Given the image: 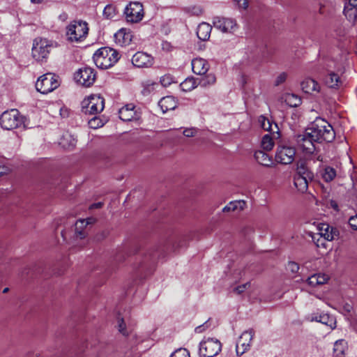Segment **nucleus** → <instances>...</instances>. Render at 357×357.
Instances as JSON below:
<instances>
[{
	"label": "nucleus",
	"instance_id": "nucleus-1",
	"mask_svg": "<svg viewBox=\"0 0 357 357\" xmlns=\"http://www.w3.org/2000/svg\"><path fill=\"white\" fill-rule=\"evenodd\" d=\"M185 245V241L175 236L162 238L151 246L139 248L135 251L133 268L136 274L145 278L151 274L159 261L165 260L172 254H176Z\"/></svg>",
	"mask_w": 357,
	"mask_h": 357
},
{
	"label": "nucleus",
	"instance_id": "nucleus-2",
	"mask_svg": "<svg viewBox=\"0 0 357 357\" xmlns=\"http://www.w3.org/2000/svg\"><path fill=\"white\" fill-rule=\"evenodd\" d=\"M306 129L312 137L311 139L316 141L317 144L323 142H331L335 137L333 126L321 118H317Z\"/></svg>",
	"mask_w": 357,
	"mask_h": 357
},
{
	"label": "nucleus",
	"instance_id": "nucleus-3",
	"mask_svg": "<svg viewBox=\"0 0 357 357\" xmlns=\"http://www.w3.org/2000/svg\"><path fill=\"white\" fill-rule=\"evenodd\" d=\"M57 47L58 43L54 40L45 38H36L33 42L32 56L37 61H46L52 50Z\"/></svg>",
	"mask_w": 357,
	"mask_h": 357
},
{
	"label": "nucleus",
	"instance_id": "nucleus-4",
	"mask_svg": "<svg viewBox=\"0 0 357 357\" xmlns=\"http://www.w3.org/2000/svg\"><path fill=\"white\" fill-rule=\"evenodd\" d=\"M119 58V52L108 47L100 48L93 56L96 66L101 69H107L113 66Z\"/></svg>",
	"mask_w": 357,
	"mask_h": 357
},
{
	"label": "nucleus",
	"instance_id": "nucleus-5",
	"mask_svg": "<svg viewBox=\"0 0 357 357\" xmlns=\"http://www.w3.org/2000/svg\"><path fill=\"white\" fill-rule=\"evenodd\" d=\"M68 40L70 42H80L88 34L89 28L87 23L83 21H74L66 28Z\"/></svg>",
	"mask_w": 357,
	"mask_h": 357
},
{
	"label": "nucleus",
	"instance_id": "nucleus-6",
	"mask_svg": "<svg viewBox=\"0 0 357 357\" xmlns=\"http://www.w3.org/2000/svg\"><path fill=\"white\" fill-rule=\"evenodd\" d=\"M24 116L17 109H13L4 112L0 117V124L5 130H13L24 123Z\"/></svg>",
	"mask_w": 357,
	"mask_h": 357
},
{
	"label": "nucleus",
	"instance_id": "nucleus-7",
	"mask_svg": "<svg viewBox=\"0 0 357 357\" xmlns=\"http://www.w3.org/2000/svg\"><path fill=\"white\" fill-rule=\"evenodd\" d=\"M105 107V100L100 95L89 96L82 102V112L84 114H97Z\"/></svg>",
	"mask_w": 357,
	"mask_h": 357
},
{
	"label": "nucleus",
	"instance_id": "nucleus-8",
	"mask_svg": "<svg viewBox=\"0 0 357 357\" xmlns=\"http://www.w3.org/2000/svg\"><path fill=\"white\" fill-rule=\"evenodd\" d=\"M220 342L214 338H207L199 344V353L202 357H214L221 351Z\"/></svg>",
	"mask_w": 357,
	"mask_h": 357
},
{
	"label": "nucleus",
	"instance_id": "nucleus-9",
	"mask_svg": "<svg viewBox=\"0 0 357 357\" xmlns=\"http://www.w3.org/2000/svg\"><path fill=\"white\" fill-rule=\"evenodd\" d=\"M59 85L56 76L52 73H46L38 78L36 88L38 91L45 94L56 89Z\"/></svg>",
	"mask_w": 357,
	"mask_h": 357
},
{
	"label": "nucleus",
	"instance_id": "nucleus-10",
	"mask_svg": "<svg viewBox=\"0 0 357 357\" xmlns=\"http://www.w3.org/2000/svg\"><path fill=\"white\" fill-rule=\"evenodd\" d=\"M124 14L128 22H139L144 17L143 6L137 1L131 2L125 8Z\"/></svg>",
	"mask_w": 357,
	"mask_h": 357
},
{
	"label": "nucleus",
	"instance_id": "nucleus-11",
	"mask_svg": "<svg viewBox=\"0 0 357 357\" xmlns=\"http://www.w3.org/2000/svg\"><path fill=\"white\" fill-rule=\"evenodd\" d=\"M296 155V150L293 146L281 144L277 147L275 160L283 165L291 164Z\"/></svg>",
	"mask_w": 357,
	"mask_h": 357
},
{
	"label": "nucleus",
	"instance_id": "nucleus-12",
	"mask_svg": "<svg viewBox=\"0 0 357 357\" xmlns=\"http://www.w3.org/2000/svg\"><path fill=\"white\" fill-rule=\"evenodd\" d=\"M94 70L89 67H84L79 69L75 74V81L86 87L91 86L96 80Z\"/></svg>",
	"mask_w": 357,
	"mask_h": 357
},
{
	"label": "nucleus",
	"instance_id": "nucleus-13",
	"mask_svg": "<svg viewBox=\"0 0 357 357\" xmlns=\"http://www.w3.org/2000/svg\"><path fill=\"white\" fill-rule=\"evenodd\" d=\"M311 138V135L307 133V129H305L303 134L298 135L296 137V142L298 146L307 154H313L314 152L318 151V148L316 146L317 142Z\"/></svg>",
	"mask_w": 357,
	"mask_h": 357
},
{
	"label": "nucleus",
	"instance_id": "nucleus-14",
	"mask_svg": "<svg viewBox=\"0 0 357 357\" xmlns=\"http://www.w3.org/2000/svg\"><path fill=\"white\" fill-rule=\"evenodd\" d=\"M255 331L251 328L244 331L241 334L236 345V351L237 356H241L250 349V343L255 335Z\"/></svg>",
	"mask_w": 357,
	"mask_h": 357
},
{
	"label": "nucleus",
	"instance_id": "nucleus-15",
	"mask_svg": "<svg viewBox=\"0 0 357 357\" xmlns=\"http://www.w3.org/2000/svg\"><path fill=\"white\" fill-rule=\"evenodd\" d=\"M213 26L223 33H233L237 29V24L234 19L215 17L213 20Z\"/></svg>",
	"mask_w": 357,
	"mask_h": 357
},
{
	"label": "nucleus",
	"instance_id": "nucleus-16",
	"mask_svg": "<svg viewBox=\"0 0 357 357\" xmlns=\"http://www.w3.org/2000/svg\"><path fill=\"white\" fill-rule=\"evenodd\" d=\"M132 63L137 68H150L153 64V58L143 52H137L132 58Z\"/></svg>",
	"mask_w": 357,
	"mask_h": 357
},
{
	"label": "nucleus",
	"instance_id": "nucleus-17",
	"mask_svg": "<svg viewBox=\"0 0 357 357\" xmlns=\"http://www.w3.org/2000/svg\"><path fill=\"white\" fill-rule=\"evenodd\" d=\"M317 229L319 234L328 241L334 240L339 236L338 229L327 223H319Z\"/></svg>",
	"mask_w": 357,
	"mask_h": 357
},
{
	"label": "nucleus",
	"instance_id": "nucleus-18",
	"mask_svg": "<svg viewBox=\"0 0 357 357\" xmlns=\"http://www.w3.org/2000/svg\"><path fill=\"white\" fill-rule=\"evenodd\" d=\"M295 175L310 181H312L314 178V173L311 171L306 162L304 160L298 162Z\"/></svg>",
	"mask_w": 357,
	"mask_h": 357
},
{
	"label": "nucleus",
	"instance_id": "nucleus-19",
	"mask_svg": "<svg viewBox=\"0 0 357 357\" xmlns=\"http://www.w3.org/2000/svg\"><path fill=\"white\" fill-rule=\"evenodd\" d=\"M192 68L194 73L203 75L208 70L209 65L205 59L196 58L192 61Z\"/></svg>",
	"mask_w": 357,
	"mask_h": 357
},
{
	"label": "nucleus",
	"instance_id": "nucleus-20",
	"mask_svg": "<svg viewBox=\"0 0 357 357\" xmlns=\"http://www.w3.org/2000/svg\"><path fill=\"white\" fill-rule=\"evenodd\" d=\"M135 106L132 104L126 105L119 109V118L123 121H130L137 119Z\"/></svg>",
	"mask_w": 357,
	"mask_h": 357
},
{
	"label": "nucleus",
	"instance_id": "nucleus-21",
	"mask_svg": "<svg viewBox=\"0 0 357 357\" xmlns=\"http://www.w3.org/2000/svg\"><path fill=\"white\" fill-rule=\"evenodd\" d=\"M344 13L350 21L355 22L357 20V0H349L344 8Z\"/></svg>",
	"mask_w": 357,
	"mask_h": 357
},
{
	"label": "nucleus",
	"instance_id": "nucleus-22",
	"mask_svg": "<svg viewBox=\"0 0 357 357\" xmlns=\"http://www.w3.org/2000/svg\"><path fill=\"white\" fill-rule=\"evenodd\" d=\"M158 105L163 113L169 110H173L176 107V101L173 96H166L161 98L158 102Z\"/></svg>",
	"mask_w": 357,
	"mask_h": 357
},
{
	"label": "nucleus",
	"instance_id": "nucleus-23",
	"mask_svg": "<svg viewBox=\"0 0 357 357\" xmlns=\"http://www.w3.org/2000/svg\"><path fill=\"white\" fill-rule=\"evenodd\" d=\"M302 90L306 93H312V92L319 91V84L313 79L307 78L304 79L301 84Z\"/></svg>",
	"mask_w": 357,
	"mask_h": 357
},
{
	"label": "nucleus",
	"instance_id": "nucleus-24",
	"mask_svg": "<svg viewBox=\"0 0 357 357\" xmlns=\"http://www.w3.org/2000/svg\"><path fill=\"white\" fill-rule=\"evenodd\" d=\"M329 280V277L324 273L314 274L307 279V282L312 287L324 284Z\"/></svg>",
	"mask_w": 357,
	"mask_h": 357
},
{
	"label": "nucleus",
	"instance_id": "nucleus-25",
	"mask_svg": "<svg viewBox=\"0 0 357 357\" xmlns=\"http://www.w3.org/2000/svg\"><path fill=\"white\" fill-rule=\"evenodd\" d=\"M212 27L211 26L206 22L201 23L197 30V37L203 41L207 40L210 37V33L211 31Z\"/></svg>",
	"mask_w": 357,
	"mask_h": 357
},
{
	"label": "nucleus",
	"instance_id": "nucleus-26",
	"mask_svg": "<svg viewBox=\"0 0 357 357\" xmlns=\"http://www.w3.org/2000/svg\"><path fill=\"white\" fill-rule=\"evenodd\" d=\"M76 143L77 139L68 132L63 134L59 141V144L65 149H72Z\"/></svg>",
	"mask_w": 357,
	"mask_h": 357
},
{
	"label": "nucleus",
	"instance_id": "nucleus-27",
	"mask_svg": "<svg viewBox=\"0 0 357 357\" xmlns=\"http://www.w3.org/2000/svg\"><path fill=\"white\" fill-rule=\"evenodd\" d=\"M255 158L257 162L263 166L270 167L272 164V158L264 151L258 150L255 153Z\"/></svg>",
	"mask_w": 357,
	"mask_h": 357
},
{
	"label": "nucleus",
	"instance_id": "nucleus-28",
	"mask_svg": "<svg viewBox=\"0 0 357 357\" xmlns=\"http://www.w3.org/2000/svg\"><path fill=\"white\" fill-rule=\"evenodd\" d=\"M327 71L328 72V74L325 77V84L330 88L338 87L341 83L338 75L330 71L328 69H327Z\"/></svg>",
	"mask_w": 357,
	"mask_h": 357
},
{
	"label": "nucleus",
	"instance_id": "nucleus-29",
	"mask_svg": "<svg viewBox=\"0 0 357 357\" xmlns=\"http://www.w3.org/2000/svg\"><path fill=\"white\" fill-rule=\"evenodd\" d=\"M245 206V202L242 200L231 202L222 208V212L230 213L236 211H241L243 210Z\"/></svg>",
	"mask_w": 357,
	"mask_h": 357
},
{
	"label": "nucleus",
	"instance_id": "nucleus-30",
	"mask_svg": "<svg viewBox=\"0 0 357 357\" xmlns=\"http://www.w3.org/2000/svg\"><path fill=\"white\" fill-rule=\"evenodd\" d=\"M312 181L305 179L304 178H301L296 175L294 176V183L295 187L297 188L298 191L301 193H305L308 190V185Z\"/></svg>",
	"mask_w": 357,
	"mask_h": 357
},
{
	"label": "nucleus",
	"instance_id": "nucleus-31",
	"mask_svg": "<svg viewBox=\"0 0 357 357\" xmlns=\"http://www.w3.org/2000/svg\"><path fill=\"white\" fill-rule=\"evenodd\" d=\"M319 321L320 323L328 326L331 329L336 327V321L333 316L328 314H320L319 316Z\"/></svg>",
	"mask_w": 357,
	"mask_h": 357
},
{
	"label": "nucleus",
	"instance_id": "nucleus-32",
	"mask_svg": "<svg viewBox=\"0 0 357 357\" xmlns=\"http://www.w3.org/2000/svg\"><path fill=\"white\" fill-rule=\"evenodd\" d=\"M336 176V170L331 167H325L321 172V177L326 182H331Z\"/></svg>",
	"mask_w": 357,
	"mask_h": 357
},
{
	"label": "nucleus",
	"instance_id": "nucleus-33",
	"mask_svg": "<svg viewBox=\"0 0 357 357\" xmlns=\"http://www.w3.org/2000/svg\"><path fill=\"white\" fill-rule=\"evenodd\" d=\"M197 83L194 77L186 78L183 82L181 83L180 87L183 91H190L196 88Z\"/></svg>",
	"mask_w": 357,
	"mask_h": 357
},
{
	"label": "nucleus",
	"instance_id": "nucleus-34",
	"mask_svg": "<svg viewBox=\"0 0 357 357\" xmlns=\"http://www.w3.org/2000/svg\"><path fill=\"white\" fill-rule=\"evenodd\" d=\"M216 82V78L213 74H208L199 79V84L202 87H207L214 84Z\"/></svg>",
	"mask_w": 357,
	"mask_h": 357
},
{
	"label": "nucleus",
	"instance_id": "nucleus-35",
	"mask_svg": "<svg viewBox=\"0 0 357 357\" xmlns=\"http://www.w3.org/2000/svg\"><path fill=\"white\" fill-rule=\"evenodd\" d=\"M345 342L343 340H337L333 347V354L335 357H342L345 351Z\"/></svg>",
	"mask_w": 357,
	"mask_h": 357
},
{
	"label": "nucleus",
	"instance_id": "nucleus-36",
	"mask_svg": "<svg viewBox=\"0 0 357 357\" xmlns=\"http://www.w3.org/2000/svg\"><path fill=\"white\" fill-rule=\"evenodd\" d=\"M85 220H79L75 223V234L76 236L80 239L85 237V232L82 231V229L86 227Z\"/></svg>",
	"mask_w": 357,
	"mask_h": 357
},
{
	"label": "nucleus",
	"instance_id": "nucleus-37",
	"mask_svg": "<svg viewBox=\"0 0 357 357\" xmlns=\"http://www.w3.org/2000/svg\"><path fill=\"white\" fill-rule=\"evenodd\" d=\"M274 145L273 140L269 135H265L261 140V147L264 151H271Z\"/></svg>",
	"mask_w": 357,
	"mask_h": 357
},
{
	"label": "nucleus",
	"instance_id": "nucleus-38",
	"mask_svg": "<svg viewBox=\"0 0 357 357\" xmlns=\"http://www.w3.org/2000/svg\"><path fill=\"white\" fill-rule=\"evenodd\" d=\"M286 101L291 107H298L301 104V99L294 94H288L286 97Z\"/></svg>",
	"mask_w": 357,
	"mask_h": 357
},
{
	"label": "nucleus",
	"instance_id": "nucleus-39",
	"mask_svg": "<svg viewBox=\"0 0 357 357\" xmlns=\"http://www.w3.org/2000/svg\"><path fill=\"white\" fill-rule=\"evenodd\" d=\"M88 123L91 128L96 129L103 126L105 121L98 116H94L91 119L89 120Z\"/></svg>",
	"mask_w": 357,
	"mask_h": 357
},
{
	"label": "nucleus",
	"instance_id": "nucleus-40",
	"mask_svg": "<svg viewBox=\"0 0 357 357\" xmlns=\"http://www.w3.org/2000/svg\"><path fill=\"white\" fill-rule=\"evenodd\" d=\"M103 15L108 19L114 17L116 15L115 8L111 5L106 6L103 10Z\"/></svg>",
	"mask_w": 357,
	"mask_h": 357
},
{
	"label": "nucleus",
	"instance_id": "nucleus-41",
	"mask_svg": "<svg viewBox=\"0 0 357 357\" xmlns=\"http://www.w3.org/2000/svg\"><path fill=\"white\" fill-rule=\"evenodd\" d=\"M259 121L261 123V128L265 130H268V131H271L273 130L272 129V124H271V122L269 119L265 118L264 116H261L260 117V119H259Z\"/></svg>",
	"mask_w": 357,
	"mask_h": 357
},
{
	"label": "nucleus",
	"instance_id": "nucleus-42",
	"mask_svg": "<svg viewBox=\"0 0 357 357\" xmlns=\"http://www.w3.org/2000/svg\"><path fill=\"white\" fill-rule=\"evenodd\" d=\"M170 357H190V352L183 348L176 349L174 353L172 354Z\"/></svg>",
	"mask_w": 357,
	"mask_h": 357
},
{
	"label": "nucleus",
	"instance_id": "nucleus-43",
	"mask_svg": "<svg viewBox=\"0 0 357 357\" xmlns=\"http://www.w3.org/2000/svg\"><path fill=\"white\" fill-rule=\"evenodd\" d=\"M250 287V282H246L242 285H239L234 289V291L236 292L237 294H241L247 289H248Z\"/></svg>",
	"mask_w": 357,
	"mask_h": 357
},
{
	"label": "nucleus",
	"instance_id": "nucleus-44",
	"mask_svg": "<svg viewBox=\"0 0 357 357\" xmlns=\"http://www.w3.org/2000/svg\"><path fill=\"white\" fill-rule=\"evenodd\" d=\"M287 268L288 271L293 273H297L299 270V266L297 263L294 261H289L287 264Z\"/></svg>",
	"mask_w": 357,
	"mask_h": 357
},
{
	"label": "nucleus",
	"instance_id": "nucleus-45",
	"mask_svg": "<svg viewBox=\"0 0 357 357\" xmlns=\"http://www.w3.org/2000/svg\"><path fill=\"white\" fill-rule=\"evenodd\" d=\"M155 86H158V84L155 83V82L146 84V86L143 89V91H142L143 94L148 95L149 93H150L151 92V91H153L155 89Z\"/></svg>",
	"mask_w": 357,
	"mask_h": 357
},
{
	"label": "nucleus",
	"instance_id": "nucleus-46",
	"mask_svg": "<svg viewBox=\"0 0 357 357\" xmlns=\"http://www.w3.org/2000/svg\"><path fill=\"white\" fill-rule=\"evenodd\" d=\"M287 79V74L285 73H280L276 78L275 82V86H279L280 84H282L285 82Z\"/></svg>",
	"mask_w": 357,
	"mask_h": 357
},
{
	"label": "nucleus",
	"instance_id": "nucleus-47",
	"mask_svg": "<svg viewBox=\"0 0 357 357\" xmlns=\"http://www.w3.org/2000/svg\"><path fill=\"white\" fill-rule=\"evenodd\" d=\"M197 132V130L195 128H186L183 130V135L187 137H193Z\"/></svg>",
	"mask_w": 357,
	"mask_h": 357
},
{
	"label": "nucleus",
	"instance_id": "nucleus-48",
	"mask_svg": "<svg viewBox=\"0 0 357 357\" xmlns=\"http://www.w3.org/2000/svg\"><path fill=\"white\" fill-rule=\"evenodd\" d=\"M119 331L120 333H121L123 335H127L128 333L126 330V324L123 319L119 320Z\"/></svg>",
	"mask_w": 357,
	"mask_h": 357
},
{
	"label": "nucleus",
	"instance_id": "nucleus-49",
	"mask_svg": "<svg viewBox=\"0 0 357 357\" xmlns=\"http://www.w3.org/2000/svg\"><path fill=\"white\" fill-rule=\"evenodd\" d=\"M349 224L353 229L357 230V214L349 218Z\"/></svg>",
	"mask_w": 357,
	"mask_h": 357
},
{
	"label": "nucleus",
	"instance_id": "nucleus-50",
	"mask_svg": "<svg viewBox=\"0 0 357 357\" xmlns=\"http://www.w3.org/2000/svg\"><path fill=\"white\" fill-rule=\"evenodd\" d=\"M161 84L164 86H168L172 83V78L169 76H163L160 80Z\"/></svg>",
	"mask_w": 357,
	"mask_h": 357
},
{
	"label": "nucleus",
	"instance_id": "nucleus-51",
	"mask_svg": "<svg viewBox=\"0 0 357 357\" xmlns=\"http://www.w3.org/2000/svg\"><path fill=\"white\" fill-rule=\"evenodd\" d=\"M208 326H208V321H206L203 325L196 327L195 331L196 333H202L203 331H204L206 330V328H208Z\"/></svg>",
	"mask_w": 357,
	"mask_h": 357
},
{
	"label": "nucleus",
	"instance_id": "nucleus-52",
	"mask_svg": "<svg viewBox=\"0 0 357 357\" xmlns=\"http://www.w3.org/2000/svg\"><path fill=\"white\" fill-rule=\"evenodd\" d=\"M238 5L239 8H242L245 9L248 7V1L247 0H234Z\"/></svg>",
	"mask_w": 357,
	"mask_h": 357
},
{
	"label": "nucleus",
	"instance_id": "nucleus-53",
	"mask_svg": "<svg viewBox=\"0 0 357 357\" xmlns=\"http://www.w3.org/2000/svg\"><path fill=\"white\" fill-rule=\"evenodd\" d=\"M116 38L123 37V43H126L127 40H130V35L129 33H128V34L123 33L122 31L119 32L116 35Z\"/></svg>",
	"mask_w": 357,
	"mask_h": 357
},
{
	"label": "nucleus",
	"instance_id": "nucleus-54",
	"mask_svg": "<svg viewBox=\"0 0 357 357\" xmlns=\"http://www.w3.org/2000/svg\"><path fill=\"white\" fill-rule=\"evenodd\" d=\"M320 314H318V313H312L310 315L307 316V320L310 321H317V322H319V316Z\"/></svg>",
	"mask_w": 357,
	"mask_h": 357
},
{
	"label": "nucleus",
	"instance_id": "nucleus-55",
	"mask_svg": "<svg viewBox=\"0 0 357 357\" xmlns=\"http://www.w3.org/2000/svg\"><path fill=\"white\" fill-rule=\"evenodd\" d=\"M191 12L193 15H199V14L202 13V10L199 7L195 6L192 8Z\"/></svg>",
	"mask_w": 357,
	"mask_h": 357
},
{
	"label": "nucleus",
	"instance_id": "nucleus-56",
	"mask_svg": "<svg viewBox=\"0 0 357 357\" xmlns=\"http://www.w3.org/2000/svg\"><path fill=\"white\" fill-rule=\"evenodd\" d=\"M330 206L335 211H338V204L335 201L331 200L330 202Z\"/></svg>",
	"mask_w": 357,
	"mask_h": 357
},
{
	"label": "nucleus",
	"instance_id": "nucleus-57",
	"mask_svg": "<svg viewBox=\"0 0 357 357\" xmlns=\"http://www.w3.org/2000/svg\"><path fill=\"white\" fill-rule=\"evenodd\" d=\"M102 205L103 204L102 202L95 203L90 206V208H100Z\"/></svg>",
	"mask_w": 357,
	"mask_h": 357
},
{
	"label": "nucleus",
	"instance_id": "nucleus-58",
	"mask_svg": "<svg viewBox=\"0 0 357 357\" xmlns=\"http://www.w3.org/2000/svg\"><path fill=\"white\" fill-rule=\"evenodd\" d=\"M313 154L314 155V158H316L317 160H318V161H322L323 160L322 155H320V154H317V151H316V153L314 152Z\"/></svg>",
	"mask_w": 357,
	"mask_h": 357
},
{
	"label": "nucleus",
	"instance_id": "nucleus-59",
	"mask_svg": "<svg viewBox=\"0 0 357 357\" xmlns=\"http://www.w3.org/2000/svg\"><path fill=\"white\" fill-rule=\"evenodd\" d=\"M61 115L63 117H66L68 115V110L66 109H61Z\"/></svg>",
	"mask_w": 357,
	"mask_h": 357
},
{
	"label": "nucleus",
	"instance_id": "nucleus-60",
	"mask_svg": "<svg viewBox=\"0 0 357 357\" xmlns=\"http://www.w3.org/2000/svg\"><path fill=\"white\" fill-rule=\"evenodd\" d=\"M94 221H95V219L93 218H89L85 220L86 225H87L93 223Z\"/></svg>",
	"mask_w": 357,
	"mask_h": 357
},
{
	"label": "nucleus",
	"instance_id": "nucleus-61",
	"mask_svg": "<svg viewBox=\"0 0 357 357\" xmlns=\"http://www.w3.org/2000/svg\"><path fill=\"white\" fill-rule=\"evenodd\" d=\"M4 174H6V167L0 166V176L3 175Z\"/></svg>",
	"mask_w": 357,
	"mask_h": 357
},
{
	"label": "nucleus",
	"instance_id": "nucleus-62",
	"mask_svg": "<svg viewBox=\"0 0 357 357\" xmlns=\"http://www.w3.org/2000/svg\"><path fill=\"white\" fill-rule=\"evenodd\" d=\"M32 3H40L41 2H43L44 0H31Z\"/></svg>",
	"mask_w": 357,
	"mask_h": 357
},
{
	"label": "nucleus",
	"instance_id": "nucleus-63",
	"mask_svg": "<svg viewBox=\"0 0 357 357\" xmlns=\"http://www.w3.org/2000/svg\"><path fill=\"white\" fill-rule=\"evenodd\" d=\"M8 291V288H5L3 291V293H6Z\"/></svg>",
	"mask_w": 357,
	"mask_h": 357
},
{
	"label": "nucleus",
	"instance_id": "nucleus-64",
	"mask_svg": "<svg viewBox=\"0 0 357 357\" xmlns=\"http://www.w3.org/2000/svg\"><path fill=\"white\" fill-rule=\"evenodd\" d=\"M61 236L64 238L63 231H61Z\"/></svg>",
	"mask_w": 357,
	"mask_h": 357
}]
</instances>
